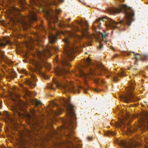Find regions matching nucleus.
Here are the masks:
<instances>
[{"mask_svg": "<svg viewBox=\"0 0 148 148\" xmlns=\"http://www.w3.org/2000/svg\"><path fill=\"white\" fill-rule=\"evenodd\" d=\"M106 133H107V134L108 135L111 134L114 135L115 134V133L109 131H107Z\"/></svg>", "mask_w": 148, "mask_h": 148, "instance_id": "obj_27", "label": "nucleus"}, {"mask_svg": "<svg viewBox=\"0 0 148 148\" xmlns=\"http://www.w3.org/2000/svg\"><path fill=\"white\" fill-rule=\"evenodd\" d=\"M127 134H129L128 133H127Z\"/></svg>", "mask_w": 148, "mask_h": 148, "instance_id": "obj_61", "label": "nucleus"}, {"mask_svg": "<svg viewBox=\"0 0 148 148\" xmlns=\"http://www.w3.org/2000/svg\"><path fill=\"white\" fill-rule=\"evenodd\" d=\"M101 82H102V83H103V81H101Z\"/></svg>", "mask_w": 148, "mask_h": 148, "instance_id": "obj_60", "label": "nucleus"}, {"mask_svg": "<svg viewBox=\"0 0 148 148\" xmlns=\"http://www.w3.org/2000/svg\"><path fill=\"white\" fill-rule=\"evenodd\" d=\"M64 41L66 45L64 48V51L69 57L70 60L72 61L74 58V56L73 55V53L75 51H78L79 50L77 49L68 46L69 40L68 38H65Z\"/></svg>", "mask_w": 148, "mask_h": 148, "instance_id": "obj_4", "label": "nucleus"}, {"mask_svg": "<svg viewBox=\"0 0 148 148\" xmlns=\"http://www.w3.org/2000/svg\"><path fill=\"white\" fill-rule=\"evenodd\" d=\"M83 29L82 31V36H81L78 35H77V37L80 39H82V38L83 36H85L86 37L88 36L87 34H88V32L87 29V28L84 29L83 27Z\"/></svg>", "mask_w": 148, "mask_h": 148, "instance_id": "obj_14", "label": "nucleus"}, {"mask_svg": "<svg viewBox=\"0 0 148 148\" xmlns=\"http://www.w3.org/2000/svg\"><path fill=\"white\" fill-rule=\"evenodd\" d=\"M32 78L34 79V78L35 77V76L34 75H32Z\"/></svg>", "mask_w": 148, "mask_h": 148, "instance_id": "obj_49", "label": "nucleus"}, {"mask_svg": "<svg viewBox=\"0 0 148 148\" xmlns=\"http://www.w3.org/2000/svg\"><path fill=\"white\" fill-rule=\"evenodd\" d=\"M122 11H124L125 14L126 19L124 22L122 21L119 23H125L128 25H130L132 21V17L134 15V13L130 7H127L126 5H123L121 6L119 8H113L112 9V12L113 13L120 12Z\"/></svg>", "mask_w": 148, "mask_h": 148, "instance_id": "obj_2", "label": "nucleus"}, {"mask_svg": "<svg viewBox=\"0 0 148 148\" xmlns=\"http://www.w3.org/2000/svg\"><path fill=\"white\" fill-rule=\"evenodd\" d=\"M114 80L115 81H116V80L115 79V78H114Z\"/></svg>", "mask_w": 148, "mask_h": 148, "instance_id": "obj_56", "label": "nucleus"}, {"mask_svg": "<svg viewBox=\"0 0 148 148\" xmlns=\"http://www.w3.org/2000/svg\"><path fill=\"white\" fill-rule=\"evenodd\" d=\"M92 71L90 70V71L88 73H85L82 70H80L79 71V75L81 77H83L84 79H88L90 78V76L91 75H92Z\"/></svg>", "mask_w": 148, "mask_h": 148, "instance_id": "obj_11", "label": "nucleus"}, {"mask_svg": "<svg viewBox=\"0 0 148 148\" xmlns=\"http://www.w3.org/2000/svg\"><path fill=\"white\" fill-rule=\"evenodd\" d=\"M118 144H120L121 146L125 148H131L139 145L138 143L133 138L127 141L124 140H120L117 141Z\"/></svg>", "mask_w": 148, "mask_h": 148, "instance_id": "obj_6", "label": "nucleus"}, {"mask_svg": "<svg viewBox=\"0 0 148 148\" xmlns=\"http://www.w3.org/2000/svg\"><path fill=\"white\" fill-rule=\"evenodd\" d=\"M62 102H63L64 103H66L68 102V100L66 99L65 98L62 97Z\"/></svg>", "mask_w": 148, "mask_h": 148, "instance_id": "obj_29", "label": "nucleus"}, {"mask_svg": "<svg viewBox=\"0 0 148 148\" xmlns=\"http://www.w3.org/2000/svg\"><path fill=\"white\" fill-rule=\"evenodd\" d=\"M125 71L124 70H121L119 73L118 74V75L120 77H123L125 75Z\"/></svg>", "mask_w": 148, "mask_h": 148, "instance_id": "obj_22", "label": "nucleus"}, {"mask_svg": "<svg viewBox=\"0 0 148 148\" xmlns=\"http://www.w3.org/2000/svg\"><path fill=\"white\" fill-rule=\"evenodd\" d=\"M53 88V86H52L51 87H50V88Z\"/></svg>", "mask_w": 148, "mask_h": 148, "instance_id": "obj_54", "label": "nucleus"}, {"mask_svg": "<svg viewBox=\"0 0 148 148\" xmlns=\"http://www.w3.org/2000/svg\"><path fill=\"white\" fill-rule=\"evenodd\" d=\"M92 29L93 30H95V27L93 25L92 27Z\"/></svg>", "mask_w": 148, "mask_h": 148, "instance_id": "obj_45", "label": "nucleus"}, {"mask_svg": "<svg viewBox=\"0 0 148 148\" xmlns=\"http://www.w3.org/2000/svg\"><path fill=\"white\" fill-rule=\"evenodd\" d=\"M23 73H25L26 74H27L26 71L25 70H23Z\"/></svg>", "mask_w": 148, "mask_h": 148, "instance_id": "obj_46", "label": "nucleus"}, {"mask_svg": "<svg viewBox=\"0 0 148 148\" xmlns=\"http://www.w3.org/2000/svg\"><path fill=\"white\" fill-rule=\"evenodd\" d=\"M60 12V10L57 9L56 10V13L57 14H58Z\"/></svg>", "mask_w": 148, "mask_h": 148, "instance_id": "obj_33", "label": "nucleus"}, {"mask_svg": "<svg viewBox=\"0 0 148 148\" xmlns=\"http://www.w3.org/2000/svg\"><path fill=\"white\" fill-rule=\"evenodd\" d=\"M73 29L75 31H77L78 30V28L77 26H75L73 27Z\"/></svg>", "mask_w": 148, "mask_h": 148, "instance_id": "obj_32", "label": "nucleus"}, {"mask_svg": "<svg viewBox=\"0 0 148 148\" xmlns=\"http://www.w3.org/2000/svg\"><path fill=\"white\" fill-rule=\"evenodd\" d=\"M147 129V128H145V129Z\"/></svg>", "mask_w": 148, "mask_h": 148, "instance_id": "obj_57", "label": "nucleus"}, {"mask_svg": "<svg viewBox=\"0 0 148 148\" xmlns=\"http://www.w3.org/2000/svg\"><path fill=\"white\" fill-rule=\"evenodd\" d=\"M58 1L60 2H63V0H58Z\"/></svg>", "mask_w": 148, "mask_h": 148, "instance_id": "obj_50", "label": "nucleus"}, {"mask_svg": "<svg viewBox=\"0 0 148 148\" xmlns=\"http://www.w3.org/2000/svg\"><path fill=\"white\" fill-rule=\"evenodd\" d=\"M127 130L128 132H131L132 131V130L130 129L129 128H127Z\"/></svg>", "mask_w": 148, "mask_h": 148, "instance_id": "obj_38", "label": "nucleus"}, {"mask_svg": "<svg viewBox=\"0 0 148 148\" xmlns=\"http://www.w3.org/2000/svg\"><path fill=\"white\" fill-rule=\"evenodd\" d=\"M108 35V34L106 33L103 34L99 32L97 34H93V37L97 39L99 41H103V39L105 38Z\"/></svg>", "mask_w": 148, "mask_h": 148, "instance_id": "obj_10", "label": "nucleus"}, {"mask_svg": "<svg viewBox=\"0 0 148 148\" xmlns=\"http://www.w3.org/2000/svg\"><path fill=\"white\" fill-rule=\"evenodd\" d=\"M35 10H34L33 11H31L29 15V19L30 21H36V18L35 14Z\"/></svg>", "mask_w": 148, "mask_h": 148, "instance_id": "obj_13", "label": "nucleus"}, {"mask_svg": "<svg viewBox=\"0 0 148 148\" xmlns=\"http://www.w3.org/2000/svg\"><path fill=\"white\" fill-rule=\"evenodd\" d=\"M18 108L19 109H21V110H22V109L21 106H19V107H18Z\"/></svg>", "mask_w": 148, "mask_h": 148, "instance_id": "obj_47", "label": "nucleus"}, {"mask_svg": "<svg viewBox=\"0 0 148 148\" xmlns=\"http://www.w3.org/2000/svg\"><path fill=\"white\" fill-rule=\"evenodd\" d=\"M25 93L27 95L29 96L31 95V92L27 90L26 89H25Z\"/></svg>", "mask_w": 148, "mask_h": 148, "instance_id": "obj_24", "label": "nucleus"}, {"mask_svg": "<svg viewBox=\"0 0 148 148\" xmlns=\"http://www.w3.org/2000/svg\"><path fill=\"white\" fill-rule=\"evenodd\" d=\"M85 82H86V80H85Z\"/></svg>", "mask_w": 148, "mask_h": 148, "instance_id": "obj_62", "label": "nucleus"}, {"mask_svg": "<svg viewBox=\"0 0 148 148\" xmlns=\"http://www.w3.org/2000/svg\"><path fill=\"white\" fill-rule=\"evenodd\" d=\"M15 10L16 11H18V8H16L15 9Z\"/></svg>", "mask_w": 148, "mask_h": 148, "instance_id": "obj_52", "label": "nucleus"}, {"mask_svg": "<svg viewBox=\"0 0 148 148\" xmlns=\"http://www.w3.org/2000/svg\"><path fill=\"white\" fill-rule=\"evenodd\" d=\"M126 119V118L123 119H121L120 120L119 122H116V126L119 127L122 125H124L125 124L124 121H125Z\"/></svg>", "mask_w": 148, "mask_h": 148, "instance_id": "obj_16", "label": "nucleus"}, {"mask_svg": "<svg viewBox=\"0 0 148 148\" xmlns=\"http://www.w3.org/2000/svg\"><path fill=\"white\" fill-rule=\"evenodd\" d=\"M55 71L56 75H59L62 74V71H64V70L61 68L58 67L55 69Z\"/></svg>", "mask_w": 148, "mask_h": 148, "instance_id": "obj_17", "label": "nucleus"}, {"mask_svg": "<svg viewBox=\"0 0 148 148\" xmlns=\"http://www.w3.org/2000/svg\"><path fill=\"white\" fill-rule=\"evenodd\" d=\"M79 24L82 27L84 25L86 26H87L88 25V23L87 21H82V22H80L79 23Z\"/></svg>", "mask_w": 148, "mask_h": 148, "instance_id": "obj_21", "label": "nucleus"}, {"mask_svg": "<svg viewBox=\"0 0 148 148\" xmlns=\"http://www.w3.org/2000/svg\"><path fill=\"white\" fill-rule=\"evenodd\" d=\"M12 110L14 112H18V115H19V112H17V108L16 107H14V109H12Z\"/></svg>", "mask_w": 148, "mask_h": 148, "instance_id": "obj_30", "label": "nucleus"}, {"mask_svg": "<svg viewBox=\"0 0 148 148\" xmlns=\"http://www.w3.org/2000/svg\"><path fill=\"white\" fill-rule=\"evenodd\" d=\"M64 106H65V105H64Z\"/></svg>", "mask_w": 148, "mask_h": 148, "instance_id": "obj_63", "label": "nucleus"}, {"mask_svg": "<svg viewBox=\"0 0 148 148\" xmlns=\"http://www.w3.org/2000/svg\"><path fill=\"white\" fill-rule=\"evenodd\" d=\"M138 56H136L135 57V58H136V60H138V59H139V58H140L139 57V56H140L138 54Z\"/></svg>", "mask_w": 148, "mask_h": 148, "instance_id": "obj_35", "label": "nucleus"}, {"mask_svg": "<svg viewBox=\"0 0 148 148\" xmlns=\"http://www.w3.org/2000/svg\"><path fill=\"white\" fill-rule=\"evenodd\" d=\"M95 66L97 68H98L99 70H102V72L104 73H109V71L104 68L103 66L102 65L99 64L97 65H96Z\"/></svg>", "mask_w": 148, "mask_h": 148, "instance_id": "obj_15", "label": "nucleus"}, {"mask_svg": "<svg viewBox=\"0 0 148 148\" xmlns=\"http://www.w3.org/2000/svg\"><path fill=\"white\" fill-rule=\"evenodd\" d=\"M52 19L53 21L55 23L57 22L58 21V17L57 16H55L54 18Z\"/></svg>", "mask_w": 148, "mask_h": 148, "instance_id": "obj_26", "label": "nucleus"}, {"mask_svg": "<svg viewBox=\"0 0 148 148\" xmlns=\"http://www.w3.org/2000/svg\"><path fill=\"white\" fill-rule=\"evenodd\" d=\"M49 27H50L52 29H53V30H54V29L53 28H52L51 27V26H50V25H49Z\"/></svg>", "mask_w": 148, "mask_h": 148, "instance_id": "obj_51", "label": "nucleus"}, {"mask_svg": "<svg viewBox=\"0 0 148 148\" xmlns=\"http://www.w3.org/2000/svg\"><path fill=\"white\" fill-rule=\"evenodd\" d=\"M63 111V110L62 109L60 108L57 111H53V112L55 115H58L61 113Z\"/></svg>", "mask_w": 148, "mask_h": 148, "instance_id": "obj_18", "label": "nucleus"}, {"mask_svg": "<svg viewBox=\"0 0 148 148\" xmlns=\"http://www.w3.org/2000/svg\"><path fill=\"white\" fill-rule=\"evenodd\" d=\"M53 81L56 84V86L57 87H62L64 88H67L70 91L73 92H75L76 90L78 92V93H79L80 92L78 89L80 88H81V87L79 86L78 88L75 89L73 85L72 84V82L68 83L66 82L64 83H62L61 84L55 78H53Z\"/></svg>", "mask_w": 148, "mask_h": 148, "instance_id": "obj_3", "label": "nucleus"}, {"mask_svg": "<svg viewBox=\"0 0 148 148\" xmlns=\"http://www.w3.org/2000/svg\"><path fill=\"white\" fill-rule=\"evenodd\" d=\"M22 105H24V106H25L27 105V104L26 103H22Z\"/></svg>", "mask_w": 148, "mask_h": 148, "instance_id": "obj_44", "label": "nucleus"}, {"mask_svg": "<svg viewBox=\"0 0 148 148\" xmlns=\"http://www.w3.org/2000/svg\"><path fill=\"white\" fill-rule=\"evenodd\" d=\"M47 14L48 15H49V13L48 12H47Z\"/></svg>", "mask_w": 148, "mask_h": 148, "instance_id": "obj_53", "label": "nucleus"}, {"mask_svg": "<svg viewBox=\"0 0 148 148\" xmlns=\"http://www.w3.org/2000/svg\"><path fill=\"white\" fill-rule=\"evenodd\" d=\"M107 77H109V76H108V75H107Z\"/></svg>", "mask_w": 148, "mask_h": 148, "instance_id": "obj_59", "label": "nucleus"}, {"mask_svg": "<svg viewBox=\"0 0 148 148\" xmlns=\"http://www.w3.org/2000/svg\"><path fill=\"white\" fill-rule=\"evenodd\" d=\"M34 102L36 106L40 105L41 104V102L35 99L34 100Z\"/></svg>", "mask_w": 148, "mask_h": 148, "instance_id": "obj_23", "label": "nucleus"}, {"mask_svg": "<svg viewBox=\"0 0 148 148\" xmlns=\"http://www.w3.org/2000/svg\"><path fill=\"white\" fill-rule=\"evenodd\" d=\"M36 54L39 58V61L33 60L30 62L33 64L34 65L36 70L40 71L42 69V66L43 65L46 68L49 69L51 66V64L49 63H47L45 61H44L43 59L45 56L47 57L50 56L49 51L48 49L42 51L37 50Z\"/></svg>", "mask_w": 148, "mask_h": 148, "instance_id": "obj_1", "label": "nucleus"}, {"mask_svg": "<svg viewBox=\"0 0 148 148\" xmlns=\"http://www.w3.org/2000/svg\"><path fill=\"white\" fill-rule=\"evenodd\" d=\"M42 77L45 79H48L49 78V77L47 76L46 74L45 73H42Z\"/></svg>", "mask_w": 148, "mask_h": 148, "instance_id": "obj_25", "label": "nucleus"}, {"mask_svg": "<svg viewBox=\"0 0 148 148\" xmlns=\"http://www.w3.org/2000/svg\"><path fill=\"white\" fill-rule=\"evenodd\" d=\"M130 85V86L126 89L127 91V94L123 98L125 101L127 103L132 101V99L133 97L132 94V92L134 90V88L133 85L131 86V84Z\"/></svg>", "mask_w": 148, "mask_h": 148, "instance_id": "obj_8", "label": "nucleus"}, {"mask_svg": "<svg viewBox=\"0 0 148 148\" xmlns=\"http://www.w3.org/2000/svg\"><path fill=\"white\" fill-rule=\"evenodd\" d=\"M26 83L29 85L32 86V85L35 86V84L34 83L32 82V81L30 79H28L26 81Z\"/></svg>", "mask_w": 148, "mask_h": 148, "instance_id": "obj_20", "label": "nucleus"}, {"mask_svg": "<svg viewBox=\"0 0 148 148\" xmlns=\"http://www.w3.org/2000/svg\"><path fill=\"white\" fill-rule=\"evenodd\" d=\"M30 41V43L32 44V43L33 42V40L32 39H31Z\"/></svg>", "mask_w": 148, "mask_h": 148, "instance_id": "obj_42", "label": "nucleus"}, {"mask_svg": "<svg viewBox=\"0 0 148 148\" xmlns=\"http://www.w3.org/2000/svg\"><path fill=\"white\" fill-rule=\"evenodd\" d=\"M62 63L63 64V65H67L68 66H69V63H68V62L66 61L63 62H62Z\"/></svg>", "mask_w": 148, "mask_h": 148, "instance_id": "obj_31", "label": "nucleus"}, {"mask_svg": "<svg viewBox=\"0 0 148 148\" xmlns=\"http://www.w3.org/2000/svg\"><path fill=\"white\" fill-rule=\"evenodd\" d=\"M60 34L63 35H66L70 37H72L74 35L73 33L71 32L67 31L65 32H63L62 31H57L56 36H55L53 34H50L49 36V39L50 42L51 43L55 42L57 40L56 36Z\"/></svg>", "mask_w": 148, "mask_h": 148, "instance_id": "obj_7", "label": "nucleus"}, {"mask_svg": "<svg viewBox=\"0 0 148 148\" xmlns=\"http://www.w3.org/2000/svg\"><path fill=\"white\" fill-rule=\"evenodd\" d=\"M106 22V25L108 29L111 28L113 29L117 27V25L119 23H116L112 19L107 17H104L99 18L96 20V22Z\"/></svg>", "mask_w": 148, "mask_h": 148, "instance_id": "obj_5", "label": "nucleus"}, {"mask_svg": "<svg viewBox=\"0 0 148 148\" xmlns=\"http://www.w3.org/2000/svg\"><path fill=\"white\" fill-rule=\"evenodd\" d=\"M92 137H88V139L89 140H90L92 139Z\"/></svg>", "mask_w": 148, "mask_h": 148, "instance_id": "obj_40", "label": "nucleus"}, {"mask_svg": "<svg viewBox=\"0 0 148 148\" xmlns=\"http://www.w3.org/2000/svg\"><path fill=\"white\" fill-rule=\"evenodd\" d=\"M31 112L33 114H34L35 113V111L34 110H32L31 111Z\"/></svg>", "mask_w": 148, "mask_h": 148, "instance_id": "obj_37", "label": "nucleus"}, {"mask_svg": "<svg viewBox=\"0 0 148 148\" xmlns=\"http://www.w3.org/2000/svg\"><path fill=\"white\" fill-rule=\"evenodd\" d=\"M3 148H5V147H3Z\"/></svg>", "mask_w": 148, "mask_h": 148, "instance_id": "obj_64", "label": "nucleus"}, {"mask_svg": "<svg viewBox=\"0 0 148 148\" xmlns=\"http://www.w3.org/2000/svg\"><path fill=\"white\" fill-rule=\"evenodd\" d=\"M71 127H72V128H73V124L72 123V122H71Z\"/></svg>", "mask_w": 148, "mask_h": 148, "instance_id": "obj_43", "label": "nucleus"}, {"mask_svg": "<svg viewBox=\"0 0 148 148\" xmlns=\"http://www.w3.org/2000/svg\"><path fill=\"white\" fill-rule=\"evenodd\" d=\"M62 23H61L60 24H59V26H60V27H63V26L62 25Z\"/></svg>", "mask_w": 148, "mask_h": 148, "instance_id": "obj_48", "label": "nucleus"}, {"mask_svg": "<svg viewBox=\"0 0 148 148\" xmlns=\"http://www.w3.org/2000/svg\"><path fill=\"white\" fill-rule=\"evenodd\" d=\"M102 47V45L100 43L99 45V48L101 49Z\"/></svg>", "mask_w": 148, "mask_h": 148, "instance_id": "obj_39", "label": "nucleus"}, {"mask_svg": "<svg viewBox=\"0 0 148 148\" xmlns=\"http://www.w3.org/2000/svg\"><path fill=\"white\" fill-rule=\"evenodd\" d=\"M127 117H129V115H127Z\"/></svg>", "mask_w": 148, "mask_h": 148, "instance_id": "obj_58", "label": "nucleus"}, {"mask_svg": "<svg viewBox=\"0 0 148 148\" xmlns=\"http://www.w3.org/2000/svg\"><path fill=\"white\" fill-rule=\"evenodd\" d=\"M26 116L29 119L31 117L30 115L29 114H27Z\"/></svg>", "mask_w": 148, "mask_h": 148, "instance_id": "obj_41", "label": "nucleus"}, {"mask_svg": "<svg viewBox=\"0 0 148 148\" xmlns=\"http://www.w3.org/2000/svg\"><path fill=\"white\" fill-rule=\"evenodd\" d=\"M91 63V60L88 58H87L85 61L86 66L90 65Z\"/></svg>", "mask_w": 148, "mask_h": 148, "instance_id": "obj_19", "label": "nucleus"}, {"mask_svg": "<svg viewBox=\"0 0 148 148\" xmlns=\"http://www.w3.org/2000/svg\"><path fill=\"white\" fill-rule=\"evenodd\" d=\"M53 49L56 51H57L58 49V48L57 47H53Z\"/></svg>", "mask_w": 148, "mask_h": 148, "instance_id": "obj_34", "label": "nucleus"}, {"mask_svg": "<svg viewBox=\"0 0 148 148\" xmlns=\"http://www.w3.org/2000/svg\"><path fill=\"white\" fill-rule=\"evenodd\" d=\"M66 110L68 115L71 117L72 119H75V116L73 109V106L71 104H67L66 108Z\"/></svg>", "mask_w": 148, "mask_h": 148, "instance_id": "obj_9", "label": "nucleus"}, {"mask_svg": "<svg viewBox=\"0 0 148 148\" xmlns=\"http://www.w3.org/2000/svg\"><path fill=\"white\" fill-rule=\"evenodd\" d=\"M143 116L146 118L148 117V112H144L143 113Z\"/></svg>", "mask_w": 148, "mask_h": 148, "instance_id": "obj_28", "label": "nucleus"}, {"mask_svg": "<svg viewBox=\"0 0 148 148\" xmlns=\"http://www.w3.org/2000/svg\"><path fill=\"white\" fill-rule=\"evenodd\" d=\"M51 4L54 5H57L55 1H53L51 3Z\"/></svg>", "mask_w": 148, "mask_h": 148, "instance_id": "obj_36", "label": "nucleus"}, {"mask_svg": "<svg viewBox=\"0 0 148 148\" xmlns=\"http://www.w3.org/2000/svg\"><path fill=\"white\" fill-rule=\"evenodd\" d=\"M100 82V80H99L97 82L99 83Z\"/></svg>", "mask_w": 148, "mask_h": 148, "instance_id": "obj_55", "label": "nucleus"}, {"mask_svg": "<svg viewBox=\"0 0 148 148\" xmlns=\"http://www.w3.org/2000/svg\"><path fill=\"white\" fill-rule=\"evenodd\" d=\"M9 37L6 38L5 37L3 38V41L1 43H0V46H4L7 44H9L10 41L7 40V39L9 38ZM0 56L2 58L3 57L2 52L0 51Z\"/></svg>", "mask_w": 148, "mask_h": 148, "instance_id": "obj_12", "label": "nucleus"}]
</instances>
